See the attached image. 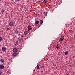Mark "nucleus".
Returning a JSON list of instances; mask_svg holds the SVG:
<instances>
[{
    "instance_id": "3",
    "label": "nucleus",
    "mask_w": 75,
    "mask_h": 75,
    "mask_svg": "<svg viewBox=\"0 0 75 75\" xmlns=\"http://www.w3.org/2000/svg\"><path fill=\"white\" fill-rule=\"evenodd\" d=\"M13 51L14 52H17V49L16 48H15L13 49Z\"/></svg>"
},
{
    "instance_id": "4",
    "label": "nucleus",
    "mask_w": 75,
    "mask_h": 75,
    "mask_svg": "<svg viewBox=\"0 0 75 75\" xmlns=\"http://www.w3.org/2000/svg\"><path fill=\"white\" fill-rule=\"evenodd\" d=\"M15 33H16V34L19 33V30L18 29H17L15 31Z\"/></svg>"
},
{
    "instance_id": "10",
    "label": "nucleus",
    "mask_w": 75,
    "mask_h": 75,
    "mask_svg": "<svg viewBox=\"0 0 75 75\" xmlns=\"http://www.w3.org/2000/svg\"><path fill=\"white\" fill-rule=\"evenodd\" d=\"M19 42L20 43H21V42H23V39H19Z\"/></svg>"
},
{
    "instance_id": "12",
    "label": "nucleus",
    "mask_w": 75,
    "mask_h": 75,
    "mask_svg": "<svg viewBox=\"0 0 75 75\" xmlns=\"http://www.w3.org/2000/svg\"><path fill=\"white\" fill-rule=\"evenodd\" d=\"M14 45H15V46L17 45H18V43L17 42H15Z\"/></svg>"
},
{
    "instance_id": "22",
    "label": "nucleus",
    "mask_w": 75,
    "mask_h": 75,
    "mask_svg": "<svg viewBox=\"0 0 75 75\" xmlns=\"http://www.w3.org/2000/svg\"><path fill=\"white\" fill-rule=\"evenodd\" d=\"M2 40V37H0V41H1Z\"/></svg>"
},
{
    "instance_id": "13",
    "label": "nucleus",
    "mask_w": 75,
    "mask_h": 75,
    "mask_svg": "<svg viewBox=\"0 0 75 75\" xmlns=\"http://www.w3.org/2000/svg\"><path fill=\"white\" fill-rule=\"evenodd\" d=\"M27 31H25L24 33V35H25L27 34Z\"/></svg>"
},
{
    "instance_id": "21",
    "label": "nucleus",
    "mask_w": 75,
    "mask_h": 75,
    "mask_svg": "<svg viewBox=\"0 0 75 75\" xmlns=\"http://www.w3.org/2000/svg\"><path fill=\"white\" fill-rule=\"evenodd\" d=\"M47 13L46 12H44V14L45 16H47Z\"/></svg>"
},
{
    "instance_id": "14",
    "label": "nucleus",
    "mask_w": 75,
    "mask_h": 75,
    "mask_svg": "<svg viewBox=\"0 0 75 75\" xmlns=\"http://www.w3.org/2000/svg\"><path fill=\"white\" fill-rule=\"evenodd\" d=\"M37 68L38 69H39V68H40V66H39V65H38L37 66Z\"/></svg>"
},
{
    "instance_id": "24",
    "label": "nucleus",
    "mask_w": 75,
    "mask_h": 75,
    "mask_svg": "<svg viewBox=\"0 0 75 75\" xmlns=\"http://www.w3.org/2000/svg\"><path fill=\"white\" fill-rule=\"evenodd\" d=\"M20 0H16V1H17V2H18Z\"/></svg>"
},
{
    "instance_id": "20",
    "label": "nucleus",
    "mask_w": 75,
    "mask_h": 75,
    "mask_svg": "<svg viewBox=\"0 0 75 75\" xmlns=\"http://www.w3.org/2000/svg\"><path fill=\"white\" fill-rule=\"evenodd\" d=\"M6 30L8 31H9V30H10V28H7Z\"/></svg>"
},
{
    "instance_id": "1",
    "label": "nucleus",
    "mask_w": 75,
    "mask_h": 75,
    "mask_svg": "<svg viewBox=\"0 0 75 75\" xmlns=\"http://www.w3.org/2000/svg\"><path fill=\"white\" fill-rule=\"evenodd\" d=\"M13 25H14V22L13 21H11L10 22H9L8 26L13 27Z\"/></svg>"
},
{
    "instance_id": "9",
    "label": "nucleus",
    "mask_w": 75,
    "mask_h": 75,
    "mask_svg": "<svg viewBox=\"0 0 75 75\" xmlns=\"http://www.w3.org/2000/svg\"><path fill=\"white\" fill-rule=\"evenodd\" d=\"M35 23L36 24H38L39 23V21H36L35 22Z\"/></svg>"
},
{
    "instance_id": "5",
    "label": "nucleus",
    "mask_w": 75,
    "mask_h": 75,
    "mask_svg": "<svg viewBox=\"0 0 75 75\" xmlns=\"http://www.w3.org/2000/svg\"><path fill=\"white\" fill-rule=\"evenodd\" d=\"M64 36H61L60 38V41H62L64 40Z\"/></svg>"
},
{
    "instance_id": "23",
    "label": "nucleus",
    "mask_w": 75,
    "mask_h": 75,
    "mask_svg": "<svg viewBox=\"0 0 75 75\" xmlns=\"http://www.w3.org/2000/svg\"><path fill=\"white\" fill-rule=\"evenodd\" d=\"M4 9L2 11V14L3 13V12H4Z\"/></svg>"
},
{
    "instance_id": "18",
    "label": "nucleus",
    "mask_w": 75,
    "mask_h": 75,
    "mask_svg": "<svg viewBox=\"0 0 75 75\" xmlns=\"http://www.w3.org/2000/svg\"><path fill=\"white\" fill-rule=\"evenodd\" d=\"M68 54V51H66L65 52V55H67V54Z\"/></svg>"
},
{
    "instance_id": "17",
    "label": "nucleus",
    "mask_w": 75,
    "mask_h": 75,
    "mask_svg": "<svg viewBox=\"0 0 75 75\" xmlns=\"http://www.w3.org/2000/svg\"><path fill=\"white\" fill-rule=\"evenodd\" d=\"M16 55L17 53H14L13 54V56H16Z\"/></svg>"
},
{
    "instance_id": "15",
    "label": "nucleus",
    "mask_w": 75,
    "mask_h": 75,
    "mask_svg": "<svg viewBox=\"0 0 75 75\" xmlns=\"http://www.w3.org/2000/svg\"><path fill=\"white\" fill-rule=\"evenodd\" d=\"M46 3H47V0H44L43 1V3H44V4H45Z\"/></svg>"
},
{
    "instance_id": "19",
    "label": "nucleus",
    "mask_w": 75,
    "mask_h": 75,
    "mask_svg": "<svg viewBox=\"0 0 75 75\" xmlns=\"http://www.w3.org/2000/svg\"><path fill=\"white\" fill-rule=\"evenodd\" d=\"M0 61L1 62H4V60H3V59H2L0 60Z\"/></svg>"
},
{
    "instance_id": "25",
    "label": "nucleus",
    "mask_w": 75,
    "mask_h": 75,
    "mask_svg": "<svg viewBox=\"0 0 75 75\" xmlns=\"http://www.w3.org/2000/svg\"><path fill=\"white\" fill-rule=\"evenodd\" d=\"M66 75H69V74H67Z\"/></svg>"
},
{
    "instance_id": "7",
    "label": "nucleus",
    "mask_w": 75,
    "mask_h": 75,
    "mask_svg": "<svg viewBox=\"0 0 75 75\" xmlns=\"http://www.w3.org/2000/svg\"><path fill=\"white\" fill-rule=\"evenodd\" d=\"M59 48V44H57L56 46V48L58 49Z\"/></svg>"
},
{
    "instance_id": "26",
    "label": "nucleus",
    "mask_w": 75,
    "mask_h": 75,
    "mask_svg": "<svg viewBox=\"0 0 75 75\" xmlns=\"http://www.w3.org/2000/svg\"><path fill=\"white\" fill-rule=\"evenodd\" d=\"M44 67V66H42V67Z\"/></svg>"
},
{
    "instance_id": "6",
    "label": "nucleus",
    "mask_w": 75,
    "mask_h": 75,
    "mask_svg": "<svg viewBox=\"0 0 75 75\" xmlns=\"http://www.w3.org/2000/svg\"><path fill=\"white\" fill-rule=\"evenodd\" d=\"M28 28L29 30H31V29H32V28L31 27V26L29 25L28 26Z\"/></svg>"
},
{
    "instance_id": "8",
    "label": "nucleus",
    "mask_w": 75,
    "mask_h": 75,
    "mask_svg": "<svg viewBox=\"0 0 75 75\" xmlns=\"http://www.w3.org/2000/svg\"><path fill=\"white\" fill-rule=\"evenodd\" d=\"M2 50L3 51H6V48H5L4 47H2Z\"/></svg>"
},
{
    "instance_id": "11",
    "label": "nucleus",
    "mask_w": 75,
    "mask_h": 75,
    "mask_svg": "<svg viewBox=\"0 0 75 75\" xmlns=\"http://www.w3.org/2000/svg\"><path fill=\"white\" fill-rule=\"evenodd\" d=\"M40 24H43V21L42 20H40Z\"/></svg>"
},
{
    "instance_id": "16",
    "label": "nucleus",
    "mask_w": 75,
    "mask_h": 75,
    "mask_svg": "<svg viewBox=\"0 0 75 75\" xmlns=\"http://www.w3.org/2000/svg\"><path fill=\"white\" fill-rule=\"evenodd\" d=\"M3 72L2 71H0V75H3Z\"/></svg>"
},
{
    "instance_id": "27",
    "label": "nucleus",
    "mask_w": 75,
    "mask_h": 75,
    "mask_svg": "<svg viewBox=\"0 0 75 75\" xmlns=\"http://www.w3.org/2000/svg\"><path fill=\"white\" fill-rule=\"evenodd\" d=\"M0 1H1V0H0Z\"/></svg>"
},
{
    "instance_id": "2",
    "label": "nucleus",
    "mask_w": 75,
    "mask_h": 75,
    "mask_svg": "<svg viewBox=\"0 0 75 75\" xmlns=\"http://www.w3.org/2000/svg\"><path fill=\"white\" fill-rule=\"evenodd\" d=\"M4 67L2 64L0 65V69H4Z\"/></svg>"
}]
</instances>
